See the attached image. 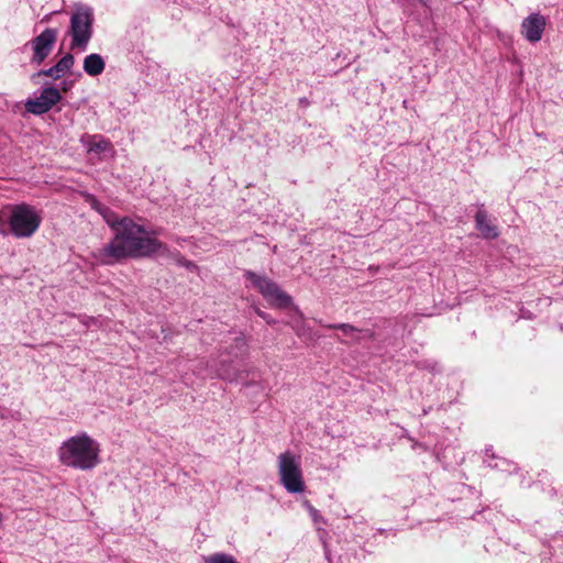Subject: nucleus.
Returning <instances> with one entry per match:
<instances>
[{
	"mask_svg": "<svg viewBox=\"0 0 563 563\" xmlns=\"http://www.w3.org/2000/svg\"><path fill=\"white\" fill-rule=\"evenodd\" d=\"M107 223L115 231L113 240L99 251L102 264H113L126 257H143L156 254L158 251L169 252V249L155 238L146 234L145 229L130 218L117 220L114 213L106 209L102 213Z\"/></svg>",
	"mask_w": 563,
	"mask_h": 563,
	"instance_id": "obj_1",
	"label": "nucleus"
},
{
	"mask_svg": "<svg viewBox=\"0 0 563 563\" xmlns=\"http://www.w3.org/2000/svg\"><path fill=\"white\" fill-rule=\"evenodd\" d=\"M100 443L86 432L65 440L58 448V459L67 467L91 471L100 464Z\"/></svg>",
	"mask_w": 563,
	"mask_h": 563,
	"instance_id": "obj_2",
	"label": "nucleus"
},
{
	"mask_svg": "<svg viewBox=\"0 0 563 563\" xmlns=\"http://www.w3.org/2000/svg\"><path fill=\"white\" fill-rule=\"evenodd\" d=\"M2 220L9 223L11 233L18 239L31 238L42 223L38 211L26 203L11 206L8 217H5L4 211H0V222ZM0 232L5 234V231L1 228Z\"/></svg>",
	"mask_w": 563,
	"mask_h": 563,
	"instance_id": "obj_3",
	"label": "nucleus"
},
{
	"mask_svg": "<svg viewBox=\"0 0 563 563\" xmlns=\"http://www.w3.org/2000/svg\"><path fill=\"white\" fill-rule=\"evenodd\" d=\"M279 482L290 494L305 492L306 484L302 477L300 457L290 451L280 453L277 457Z\"/></svg>",
	"mask_w": 563,
	"mask_h": 563,
	"instance_id": "obj_4",
	"label": "nucleus"
},
{
	"mask_svg": "<svg viewBox=\"0 0 563 563\" xmlns=\"http://www.w3.org/2000/svg\"><path fill=\"white\" fill-rule=\"evenodd\" d=\"M93 12L88 5H79L70 18L71 47L86 49L92 36Z\"/></svg>",
	"mask_w": 563,
	"mask_h": 563,
	"instance_id": "obj_5",
	"label": "nucleus"
},
{
	"mask_svg": "<svg viewBox=\"0 0 563 563\" xmlns=\"http://www.w3.org/2000/svg\"><path fill=\"white\" fill-rule=\"evenodd\" d=\"M244 276L271 306L276 308H287L292 303L291 297L282 290L280 287L267 276L257 275L251 271H246Z\"/></svg>",
	"mask_w": 563,
	"mask_h": 563,
	"instance_id": "obj_6",
	"label": "nucleus"
},
{
	"mask_svg": "<svg viewBox=\"0 0 563 563\" xmlns=\"http://www.w3.org/2000/svg\"><path fill=\"white\" fill-rule=\"evenodd\" d=\"M244 276L271 306L276 308H287L292 303L291 297L282 290L280 287L267 276L257 275L251 271H246Z\"/></svg>",
	"mask_w": 563,
	"mask_h": 563,
	"instance_id": "obj_7",
	"label": "nucleus"
},
{
	"mask_svg": "<svg viewBox=\"0 0 563 563\" xmlns=\"http://www.w3.org/2000/svg\"><path fill=\"white\" fill-rule=\"evenodd\" d=\"M244 276L271 306L276 308H287L292 303L291 297L282 290L280 287L267 276L257 275L251 271H246Z\"/></svg>",
	"mask_w": 563,
	"mask_h": 563,
	"instance_id": "obj_8",
	"label": "nucleus"
},
{
	"mask_svg": "<svg viewBox=\"0 0 563 563\" xmlns=\"http://www.w3.org/2000/svg\"><path fill=\"white\" fill-rule=\"evenodd\" d=\"M58 31L47 27L41 34L30 41L27 45L32 48L31 63L40 66L52 53L56 43Z\"/></svg>",
	"mask_w": 563,
	"mask_h": 563,
	"instance_id": "obj_9",
	"label": "nucleus"
},
{
	"mask_svg": "<svg viewBox=\"0 0 563 563\" xmlns=\"http://www.w3.org/2000/svg\"><path fill=\"white\" fill-rule=\"evenodd\" d=\"M60 99L62 95L58 89L46 87L41 91L38 97L29 99L25 102V109L32 114L41 115L48 112Z\"/></svg>",
	"mask_w": 563,
	"mask_h": 563,
	"instance_id": "obj_10",
	"label": "nucleus"
},
{
	"mask_svg": "<svg viewBox=\"0 0 563 563\" xmlns=\"http://www.w3.org/2000/svg\"><path fill=\"white\" fill-rule=\"evenodd\" d=\"M545 18L540 13H531L521 23V34L530 43L541 40L545 29Z\"/></svg>",
	"mask_w": 563,
	"mask_h": 563,
	"instance_id": "obj_11",
	"label": "nucleus"
},
{
	"mask_svg": "<svg viewBox=\"0 0 563 563\" xmlns=\"http://www.w3.org/2000/svg\"><path fill=\"white\" fill-rule=\"evenodd\" d=\"M80 143L87 148L89 153L101 154L112 151L111 142L101 134H84L80 137Z\"/></svg>",
	"mask_w": 563,
	"mask_h": 563,
	"instance_id": "obj_12",
	"label": "nucleus"
},
{
	"mask_svg": "<svg viewBox=\"0 0 563 563\" xmlns=\"http://www.w3.org/2000/svg\"><path fill=\"white\" fill-rule=\"evenodd\" d=\"M75 64L73 54L67 53L54 66L40 70L36 76H47L53 79L62 78L66 73L70 71Z\"/></svg>",
	"mask_w": 563,
	"mask_h": 563,
	"instance_id": "obj_13",
	"label": "nucleus"
},
{
	"mask_svg": "<svg viewBox=\"0 0 563 563\" xmlns=\"http://www.w3.org/2000/svg\"><path fill=\"white\" fill-rule=\"evenodd\" d=\"M475 227L485 239H496L499 235L498 228L490 222L488 214L484 209L475 213Z\"/></svg>",
	"mask_w": 563,
	"mask_h": 563,
	"instance_id": "obj_14",
	"label": "nucleus"
},
{
	"mask_svg": "<svg viewBox=\"0 0 563 563\" xmlns=\"http://www.w3.org/2000/svg\"><path fill=\"white\" fill-rule=\"evenodd\" d=\"M82 68L87 75L96 77L103 73L106 62L100 54L92 53L85 57Z\"/></svg>",
	"mask_w": 563,
	"mask_h": 563,
	"instance_id": "obj_15",
	"label": "nucleus"
},
{
	"mask_svg": "<svg viewBox=\"0 0 563 563\" xmlns=\"http://www.w3.org/2000/svg\"><path fill=\"white\" fill-rule=\"evenodd\" d=\"M157 253L161 256L172 257L179 266H184V267H186L188 269L197 268L195 263H192L190 261H187L184 256H181V254L179 252H172L169 250V252L162 253V251H158Z\"/></svg>",
	"mask_w": 563,
	"mask_h": 563,
	"instance_id": "obj_16",
	"label": "nucleus"
},
{
	"mask_svg": "<svg viewBox=\"0 0 563 563\" xmlns=\"http://www.w3.org/2000/svg\"><path fill=\"white\" fill-rule=\"evenodd\" d=\"M205 563H239L232 555L214 553L205 558Z\"/></svg>",
	"mask_w": 563,
	"mask_h": 563,
	"instance_id": "obj_17",
	"label": "nucleus"
},
{
	"mask_svg": "<svg viewBox=\"0 0 563 563\" xmlns=\"http://www.w3.org/2000/svg\"><path fill=\"white\" fill-rule=\"evenodd\" d=\"M323 327L328 329H338L343 332L344 335H352L355 332H358L360 330L353 327L349 323H336V324H323Z\"/></svg>",
	"mask_w": 563,
	"mask_h": 563,
	"instance_id": "obj_18",
	"label": "nucleus"
},
{
	"mask_svg": "<svg viewBox=\"0 0 563 563\" xmlns=\"http://www.w3.org/2000/svg\"><path fill=\"white\" fill-rule=\"evenodd\" d=\"M255 312L258 317H261L263 320H265L268 324L275 323V320L268 313H266L257 308L255 309Z\"/></svg>",
	"mask_w": 563,
	"mask_h": 563,
	"instance_id": "obj_19",
	"label": "nucleus"
},
{
	"mask_svg": "<svg viewBox=\"0 0 563 563\" xmlns=\"http://www.w3.org/2000/svg\"><path fill=\"white\" fill-rule=\"evenodd\" d=\"M235 342H236V347H239L240 350H243V351L245 350L246 342H245L244 338L239 336L235 339Z\"/></svg>",
	"mask_w": 563,
	"mask_h": 563,
	"instance_id": "obj_20",
	"label": "nucleus"
},
{
	"mask_svg": "<svg viewBox=\"0 0 563 563\" xmlns=\"http://www.w3.org/2000/svg\"><path fill=\"white\" fill-rule=\"evenodd\" d=\"M218 376H220L223 379H228V380H233L234 379V377L231 374H229V373H227L225 371H222V369H219Z\"/></svg>",
	"mask_w": 563,
	"mask_h": 563,
	"instance_id": "obj_21",
	"label": "nucleus"
},
{
	"mask_svg": "<svg viewBox=\"0 0 563 563\" xmlns=\"http://www.w3.org/2000/svg\"><path fill=\"white\" fill-rule=\"evenodd\" d=\"M309 510H310L311 515L313 516V519H316L317 518V510L312 506H309Z\"/></svg>",
	"mask_w": 563,
	"mask_h": 563,
	"instance_id": "obj_22",
	"label": "nucleus"
},
{
	"mask_svg": "<svg viewBox=\"0 0 563 563\" xmlns=\"http://www.w3.org/2000/svg\"><path fill=\"white\" fill-rule=\"evenodd\" d=\"M366 335H367L368 338H372V336H373V332H371V331H366Z\"/></svg>",
	"mask_w": 563,
	"mask_h": 563,
	"instance_id": "obj_23",
	"label": "nucleus"
}]
</instances>
